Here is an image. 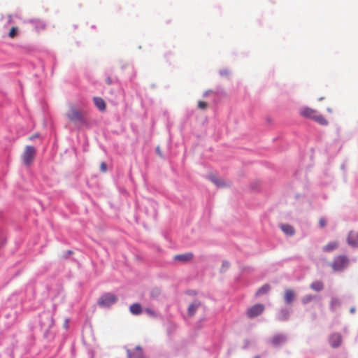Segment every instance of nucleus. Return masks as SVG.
Listing matches in <instances>:
<instances>
[{"label": "nucleus", "instance_id": "f257e3e1", "mask_svg": "<svg viewBox=\"0 0 358 358\" xmlns=\"http://www.w3.org/2000/svg\"><path fill=\"white\" fill-rule=\"evenodd\" d=\"M301 115L303 117L310 118L320 124L327 125L328 124V121L318 112L314 109L310 108H305L301 109L300 112Z\"/></svg>", "mask_w": 358, "mask_h": 358}, {"label": "nucleus", "instance_id": "f03ea898", "mask_svg": "<svg viewBox=\"0 0 358 358\" xmlns=\"http://www.w3.org/2000/svg\"><path fill=\"white\" fill-rule=\"evenodd\" d=\"M36 153V149L33 146L27 145L22 155L23 163L27 166H29L33 162Z\"/></svg>", "mask_w": 358, "mask_h": 358}, {"label": "nucleus", "instance_id": "7ed1b4c3", "mask_svg": "<svg viewBox=\"0 0 358 358\" xmlns=\"http://www.w3.org/2000/svg\"><path fill=\"white\" fill-rule=\"evenodd\" d=\"M117 301V297L112 293H106L101 296L98 304L102 307H109Z\"/></svg>", "mask_w": 358, "mask_h": 358}, {"label": "nucleus", "instance_id": "20e7f679", "mask_svg": "<svg viewBox=\"0 0 358 358\" xmlns=\"http://www.w3.org/2000/svg\"><path fill=\"white\" fill-rule=\"evenodd\" d=\"M348 264V259L347 257H345L344 255H340V256L336 257L334 259V260L331 264V267L334 271H341V270L344 269L345 268H346Z\"/></svg>", "mask_w": 358, "mask_h": 358}, {"label": "nucleus", "instance_id": "39448f33", "mask_svg": "<svg viewBox=\"0 0 358 358\" xmlns=\"http://www.w3.org/2000/svg\"><path fill=\"white\" fill-rule=\"evenodd\" d=\"M66 116L70 121L72 122H83V116L82 113L74 107H71L69 110L66 113Z\"/></svg>", "mask_w": 358, "mask_h": 358}, {"label": "nucleus", "instance_id": "423d86ee", "mask_svg": "<svg viewBox=\"0 0 358 358\" xmlns=\"http://www.w3.org/2000/svg\"><path fill=\"white\" fill-rule=\"evenodd\" d=\"M264 310V306L260 303L250 307L247 310L248 317L252 318L259 316Z\"/></svg>", "mask_w": 358, "mask_h": 358}, {"label": "nucleus", "instance_id": "0eeeda50", "mask_svg": "<svg viewBox=\"0 0 358 358\" xmlns=\"http://www.w3.org/2000/svg\"><path fill=\"white\" fill-rule=\"evenodd\" d=\"M342 342V338L339 334H333L329 337V343L332 348H338Z\"/></svg>", "mask_w": 358, "mask_h": 358}, {"label": "nucleus", "instance_id": "6e6552de", "mask_svg": "<svg viewBox=\"0 0 358 358\" xmlns=\"http://www.w3.org/2000/svg\"><path fill=\"white\" fill-rule=\"evenodd\" d=\"M194 255L192 252H187L181 255H177L174 257V260L180 262H187L192 259Z\"/></svg>", "mask_w": 358, "mask_h": 358}, {"label": "nucleus", "instance_id": "1a4fd4ad", "mask_svg": "<svg viewBox=\"0 0 358 358\" xmlns=\"http://www.w3.org/2000/svg\"><path fill=\"white\" fill-rule=\"evenodd\" d=\"M348 243L352 246H358V232L355 233L351 231L348 237Z\"/></svg>", "mask_w": 358, "mask_h": 358}, {"label": "nucleus", "instance_id": "9d476101", "mask_svg": "<svg viewBox=\"0 0 358 358\" xmlns=\"http://www.w3.org/2000/svg\"><path fill=\"white\" fill-rule=\"evenodd\" d=\"M129 358H144L142 349L136 347L132 352L128 350Z\"/></svg>", "mask_w": 358, "mask_h": 358}, {"label": "nucleus", "instance_id": "9b49d317", "mask_svg": "<svg viewBox=\"0 0 358 358\" xmlns=\"http://www.w3.org/2000/svg\"><path fill=\"white\" fill-rule=\"evenodd\" d=\"M281 230L287 236H293L295 234L294 227L287 224H282L280 226Z\"/></svg>", "mask_w": 358, "mask_h": 358}, {"label": "nucleus", "instance_id": "f8f14e48", "mask_svg": "<svg viewBox=\"0 0 358 358\" xmlns=\"http://www.w3.org/2000/svg\"><path fill=\"white\" fill-rule=\"evenodd\" d=\"M295 298V293L293 290L287 289L285 292L284 299L287 304H290Z\"/></svg>", "mask_w": 358, "mask_h": 358}, {"label": "nucleus", "instance_id": "ddd939ff", "mask_svg": "<svg viewBox=\"0 0 358 358\" xmlns=\"http://www.w3.org/2000/svg\"><path fill=\"white\" fill-rule=\"evenodd\" d=\"M201 306V303L199 301H194L192 303H191L188 307V315L189 316H193L197 309Z\"/></svg>", "mask_w": 358, "mask_h": 358}, {"label": "nucleus", "instance_id": "4468645a", "mask_svg": "<svg viewBox=\"0 0 358 358\" xmlns=\"http://www.w3.org/2000/svg\"><path fill=\"white\" fill-rule=\"evenodd\" d=\"M338 247V243L337 241H332L328 243L322 248L323 251L329 252L336 250Z\"/></svg>", "mask_w": 358, "mask_h": 358}, {"label": "nucleus", "instance_id": "2eb2a0df", "mask_svg": "<svg viewBox=\"0 0 358 358\" xmlns=\"http://www.w3.org/2000/svg\"><path fill=\"white\" fill-rule=\"evenodd\" d=\"M94 103L100 110L103 111L106 109V103L103 99L100 97H94Z\"/></svg>", "mask_w": 358, "mask_h": 358}, {"label": "nucleus", "instance_id": "dca6fc26", "mask_svg": "<svg viewBox=\"0 0 358 358\" xmlns=\"http://www.w3.org/2000/svg\"><path fill=\"white\" fill-rule=\"evenodd\" d=\"M310 287L314 291L320 292L324 289V284L322 281L317 280L311 283Z\"/></svg>", "mask_w": 358, "mask_h": 358}, {"label": "nucleus", "instance_id": "f3484780", "mask_svg": "<svg viewBox=\"0 0 358 358\" xmlns=\"http://www.w3.org/2000/svg\"><path fill=\"white\" fill-rule=\"evenodd\" d=\"M129 310L134 315H139L142 312V307L139 303H134L130 306Z\"/></svg>", "mask_w": 358, "mask_h": 358}, {"label": "nucleus", "instance_id": "a211bd4d", "mask_svg": "<svg viewBox=\"0 0 358 358\" xmlns=\"http://www.w3.org/2000/svg\"><path fill=\"white\" fill-rule=\"evenodd\" d=\"M340 304H341V303H340L339 299H338L336 298H333V299H331V300L330 301V309L332 311H334L336 310V308L340 306Z\"/></svg>", "mask_w": 358, "mask_h": 358}, {"label": "nucleus", "instance_id": "6ab92c4d", "mask_svg": "<svg viewBox=\"0 0 358 358\" xmlns=\"http://www.w3.org/2000/svg\"><path fill=\"white\" fill-rule=\"evenodd\" d=\"M285 341V337L282 335H278L273 338L272 342L277 345Z\"/></svg>", "mask_w": 358, "mask_h": 358}, {"label": "nucleus", "instance_id": "aec40b11", "mask_svg": "<svg viewBox=\"0 0 358 358\" xmlns=\"http://www.w3.org/2000/svg\"><path fill=\"white\" fill-rule=\"evenodd\" d=\"M269 290H270V286L268 285H264L257 290L256 294L262 295V294L267 293Z\"/></svg>", "mask_w": 358, "mask_h": 358}, {"label": "nucleus", "instance_id": "412c9836", "mask_svg": "<svg viewBox=\"0 0 358 358\" xmlns=\"http://www.w3.org/2000/svg\"><path fill=\"white\" fill-rule=\"evenodd\" d=\"M41 317H45L46 319H47V322H43V325L48 326V327H50V326L52 325V317L49 314L43 313L41 315Z\"/></svg>", "mask_w": 358, "mask_h": 358}, {"label": "nucleus", "instance_id": "4be33fe9", "mask_svg": "<svg viewBox=\"0 0 358 358\" xmlns=\"http://www.w3.org/2000/svg\"><path fill=\"white\" fill-rule=\"evenodd\" d=\"M315 297L311 294H308V295H306L304 296L302 299H301V302L303 303V304H307L308 303H310L311 301H313Z\"/></svg>", "mask_w": 358, "mask_h": 358}, {"label": "nucleus", "instance_id": "5701e85b", "mask_svg": "<svg viewBox=\"0 0 358 358\" xmlns=\"http://www.w3.org/2000/svg\"><path fill=\"white\" fill-rule=\"evenodd\" d=\"M34 22L35 24L36 27L38 29H45V24L44 23V22H43L40 20H34Z\"/></svg>", "mask_w": 358, "mask_h": 358}, {"label": "nucleus", "instance_id": "b1692460", "mask_svg": "<svg viewBox=\"0 0 358 358\" xmlns=\"http://www.w3.org/2000/svg\"><path fill=\"white\" fill-rule=\"evenodd\" d=\"M210 180L211 181L215 183L216 185H217L218 187H221L223 185V182L220 180L218 179L217 178L215 177V176H212L210 178Z\"/></svg>", "mask_w": 358, "mask_h": 358}, {"label": "nucleus", "instance_id": "393cba45", "mask_svg": "<svg viewBox=\"0 0 358 358\" xmlns=\"http://www.w3.org/2000/svg\"><path fill=\"white\" fill-rule=\"evenodd\" d=\"M208 107V103L203 101H199L198 108L201 110H205Z\"/></svg>", "mask_w": 358, "mask_h": 358}, {"label": "nucleus", "instance_id": "a878e982", "mask_svg": "<svg viewBox=\"0 0 358 358\" xmlns=\"http://www.w3.org/2000/svg\"><path fill=\"white\" fill-rule=\"evenodd\" d=\"M17 28L15 27H13L11 28V29L10 30V32L8 34V36L10 37V38H14L16 35H17Z\"/></svg>", "mask_w": 358, "mask_h": 358}, {"label": "nucleus", "instance_id": "bb28decb", "mask_svg": "<svg viewBox=\"0 0 358 358\" xmlns=\"http://www.w3.org/2000/svg\"><path fill=\"white\" fill-rule=\"evenodd\" d=\"M145 313H147L149 315H150L152 317L156 316L155 312L153 310H152L151 308H145Z\"/></svg>", "mask_w": 358, "mask_h": 358}, {"label": "nucleus", "instance_id": "cd10ccee", "mask_svg": "<svg viewBox=\"0 0 358 358\" xmlns=\"http://www.w3.org/2000/svg\"><path fill=\"white\" fill-rule=\"evenodd\" d=\"M319 224L320 227L324 228L326 226V220L324 217H321L319 220Z\"/></svg>", "mask_w": 358, "mask_h": 358}, {"label": "nucleus", "instance_id": "c85d7f7f", "mask_svg": "<svg viewBox=\"0 0 358 358\" xmlns=\"http://www.w3.org/2000/svg\"><path fill=\"white\" fill-rule=\"evenodd\" d=\"M100 169L102 172H106L107 170V166L105 162H101L100 164Z\"/></svg>", "mask_w": 358, "mask_h": 358}, {"label": "nucleus", "instance_id": "c756f323", "mask_svg": "<svg viewBox=\"0 0 358 358\" xmlns=\"http://www.w3.org/2000/svg\"><path fill=\"white\" fill-rule=\"evenodd\" d=\"M159 294V290L158 289H155V290H152L151 294L152 296H157Z\"/></svg>", "mask_w": 358, "mask_h": 358}, {"label": "nucleus", "instance_id": "7c9ffc66", "mask_svg": "<svg viewBox=\"0 0 358 358\" xmlns=\"http://www.w3.org/2000/svg\"><path fill=\"white\" fill-rule=\"evenodd\" d=\"M229 266V264L228 262H224L222 264V268H227Z\"/></svg>", "mask_w": 358, "mask_h": 358}, {"label": "nucleus", "instance_id": "2f4dec72", "mask_svg": "<svg viewBox=\"0 0 358 358\" xmlns=\"http://www.w3.org/2000/svg\"><path fill=\"white\" fill-rule=\"evenodd\" d=\"M355 308H352L350 309V312H351L352 313H355Z\"/></svg>", "mask_w": 358, "mask_h": 358}, {"label": "nucleus", "instance_id": "473e14b6", "mask_svg": "<svg viewBox=\"0 0 358 358\" xmlns=\"http://www.w3.org/2000/svg\"><path fill=\"white\" fill-rule=\"evenodd\" d=\"M107 83H108V84H110V83H111V80H110V78H108V80H107Z\"/></svg>", "mask_w": 358, "mask_h": 358}, {"label": "nucleus", "instance_id": "72a5a7b5", "mask_svg": "<svg viewBox=\"0 0 358 358\" xmlns=\"http://www.w3.org/2000/svg\"><path fill=\"white\" fill-rule=\"evenodd\" d=\"M37 136H32L30 137V139H34V138H36Z\"/></svg>", "mask_w": 358, "mask_h": 358}, {"label": "nucleus", "instance_id": "f704fd0d", "mask_svg": "<svg viewBox=\"0 0 358 358\" xmlns=\"http://www.w3.org/2000/svg\"><path fill=\"white\" fill-rule=\"evenodd\" d=\"M327 110H328L329 112H331V109H330V108H328V109H327Z\"/></svg>", "mask_w": 358, "mask_h": 358}, {"label": "nucleus", "instance_id": "c9c22d12", "mask_svg": "<svg viewBox=\"0 0 358 358\" xmlns=\"http://www.w3.org/2000/svg\"><path fill=\"white\" fill-rule=\"evenodd\" d=\"M255 358H259V357H255Z\"/></svg>", "mask_w": 358, "mask_h": 358}]
</instances>
